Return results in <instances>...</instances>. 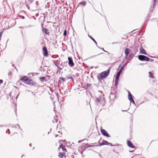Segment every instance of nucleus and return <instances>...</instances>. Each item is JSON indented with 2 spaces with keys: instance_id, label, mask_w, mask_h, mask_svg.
<instances>
[{
  "instance_id": "nucleus-1",
  "label": "nucleus",
  "mask_w": 158,
  "mask_h": 158,
  "mask_svg": "<svg viewBox=\"0 0 158 158\" xmlns=\"http://www.w3.org/2000/svg\"><path fill=\"white\" fill-rule=\"evenodd\" d=\"M110 72V69L105 71L101 73L99 76V77H98V79L101 80H103L106 78L109 75Z\"/></svg>"
},
{
  "instance_id": "nucleus-2",
  "label": "nucleus",
  "mask_w": 158,
  "mask_h": 158,
  "mask_svg": "<svg viewBox=\"0 0 158 158\" xmlns=\"http://www.w3.org/2000/svg\"><path fill=\"white\" fill-rule=\"evenodd\" d=\"M23 82L28 84H33V81L27 76H24L21 79Z\"/></svg>"
},
{
  "instance_id": "nucleus-3",
  "label": "nucleus",
  "mask_w": 158,
  "mask_h": 158,
  "mask_svg": "<svg viewBox=\"0 0 158 158\" xmlns=\"http://www.w3.org/2000/svg\"><path fill=\"white\" fill-rule=\"evenodd\" d=\"M139 59L141 61H148L149 60V58L146 56L140 55L138 56Z\"/></svg>"
},
{
  "instance_id": "nucleus-4",
  "label": "nucleus",
  "mask_w": 158,
  "mask_h": 158,
  "mask_svg": "<svg viewBox=\"0 0 158 158\" xmlns=\"http://www.w3.org/2000/svg\"><path fill=\"white\" fill-rule=\"evenodd\" d=\"M69 65L71 67H73L74 65V63L73 62L72 59L71 57H68Z\"/></svg>"
},
{
  "instance_id": "nucleus-5",
  "label": "nucleus",
  "mask_w": 158,
  "mask_h": 158,
  "mask_svg": "<svg viewBox=\"0 0 158 158\" xmlns=\"http://www.w3.org/2000/svg\"><path fill=\"white\" fill-rule=\"evenodd\" d=\"M128 98L129 100H130V101L131 102H132L134 104H135V102L132 98V95H131V94L130 93L129 91H128Z\"/></svg>"
},
{
  "instance_id": "nucleus-6",
  "label": "nucleus",
  "mask_w": 158,
  "mask_h": 158,
  "mask_svg": "<svg viewBox=\"0 0 158 158\" xmlns=\"http://www.w3.org/2000/svg\"><path fill=\"white\" fill-rule=\"evenodd\" d=\"M101 131L102 134L104 136H105L107 137H110V136L107 133V132L105 130L101 129Z\"/></svg>"
},
{
  "instance_id": "nucleus-7",
  "label": "nucleus",
  "mask_w": 158,
  "mask_h": 158,
  "mask_svg": "<svg viewBox=\"0 0 158 158\" xmlns=\"http://www.w3.org/2000/svg\"><path fill=\"white\" fill-rule=\"evenodd\" d=\"M131 53V51L128 48H126L125 50V58H128V55Z\"/></svg>"
},
{
  "instance_id": "nucleus-8",
  "label": "nucleus",
  "mask_w": 158,
  "mask_h": 158,
  "mask_svg": "<svg viewBox=\"0 0 158 158\" xmlns=\"http://www.w3.org/2000/svg\"><path fill=\"white\" fill-rule=\"evenodd\" d=\"M127 143L128 146L129 147H130L131 148H135V146H134L133 145V144L131 142V141H130V140H128L127 141Z\"/></svg>"
},
{
  "instance_id": "nucleus-9",
  "label": "nucleus",
  "mask_w": 158,
  "mask_h": 158,
  "mask_svg": "<svg viewBox=\"0 0 158 158\" xmlns=\"http://www.w3.org/2000/svg\"><path fill=\"white\" fill-rule=\"evenodd\" d=\"M139 50L140 51V53L141 54H144L145 55H147V53L144 50V49L141 46L139 48Z\"/></svg>"
},
{
  "instance_id": "nucleus-10",
  "label": "nucleus",
  "mask_w": 158,
  "mask_h": 158,
  "mask_svg": "<svg viewBox=\"0 0 158 158\" xmlns=\"http://www.w3.org/2000/svg\"><path fill=\"white\" fill-rule=\"evenodd\" d=\"M108 143H110L108 142L106 140H103L102 143H99V146H101L104 145H108Z\"/></svg>"
},
{
  "instance_id": "nucleus-11",
  "label": "nucleus",
  "mask_w": 158,
  "mask_h": 158,
  "mask_svg": "<svg viewBox=\"0 0 158 158\" xmlns=\"http://www.w3.org/2000/svg\"><path fill=\"white\" fill-rule=\"evenodd\" d=\"M43 50L44 52V55L45 56H47L48 55V52L46 48L44 47L43 48Z\"/></svg>"
},
{
  "instance_id": "nucleus-12",
  "label": "nucleus",
  "mask_w": 158,
  "mask_h": 158,
  "mask_svg": "<svg viewBox=\"0 0 158 158\" xmlns=\"http://www.w3.org/2000/svg\"><path fill=\"white\" fill-rule=\"evenodd\" d=\"M42 30L43 32H44L45 34L49 35V32L48 31V30L45 28H43Z\"/></svg>"
},
{
  "instance_id": "nucleus-13",
  "label": "nucleus",
  "mask_w": 158,
  "mask_h": 158,
  "mask_svg": "<svg viewBox=\"0 0 158 158\" xmlns=\"http://www.w3.org/2000/svg\"><path fill=\"white\" fill-rule=\"evenodd\" d=\"M121 73L122 72H121L120 71H119L118 72V73H117V75L116 76L115 78V79L118 80L119 77L120 76Z\"/></svg>"
},
{
  "instance_id": "nucleus-14",
  "label": "nucleus",
  "mask_w": 158,
  "mask_h": 158,
  "mask_svg": "<svg viewBox=\"0 0 158 158\" xmlns=\"http://www.w3.org/2000/svg\"><path fill=\"white\" fill-rule=\"evenodd\" d=\"M58 120V117L56 116H55L54 117L52 121L53 123H57Z\"/></svg>"
},
{
  "instance_id": "nucleus-15",
  "label": "nucleus",
  "mask_w": 158,
  "mask_h": 158,
  "mask_svg": "<svg viewBox=\"0 0 158 158\" xmlns=\"http://www.w3.org/2000/svg\"><path fill=\"white\" fill-rule=\"evenodd\" d=\"M101 98H97L96 99V102L97 103V105H99V103L101 102Z\"/></svg>"
},
{
  "instance_id": "nucleus-16",
  "label": "nucleus",
  "mask_w": 158,
  "mask_h": 158,
  "mask_svg": "<svg viewBox=\"0 0 158 158\" xmlns=\"http://www.w3.org/2000/svg\"><path fill=\"white\" fill-rule=\"evenodd\" d=\"M64 146L63 144H61L60 146V147L62 149L63 151H65V152H66V150L65 148H64Z\"/></svg>"
},
{
  "instance_id": "nucleus-17",
  "label": "nucleus",
  "mask_w": 158,
  "mask_h": 158,
  "mask_svg": "<svg viewBox=\"0 0 158 158\" xmlns=\"http://www.w3.org/2000/svg\"><path fill=\"white\" fill-rule=\"evenodd\" d=\"M79 4H81V5H82L84 6H85L86 5V1H83V2H80Z\"/></svg>"
},
{
  "instance_id": "nucleus-18",
  "label": "nucleus",
  "mask_w": 158,
  "mask_h": 158,
  "mask_svg": "<svg viewBox=\"0 0 158 158\" xmlns=\"http://www.w3.org/2000/svg\"><path fill=\"white\" fill-rule=\"evenodd\" d=\"M54 64L57 67H58L59 68V70L60 71L61 70H62V68L63 67H62V68H61L60 67H59L58 66V64L56 63H54Z\"/></svg>"
},
{
  "instance_id": "nucleus-19",
  "label": "nucleus",
  "mask_w": 158,
  "mask_h": 158,
  "mask_svg": "<svg viewBox=\"0 0 158 158\" xmlns=\"http://www.w3.org/2000/svg\"><path fill=\"white\" fill-rule=\"evenodd\" d=\"M90 38L94 41V42L96 44V45H97V43L96 41L91 36L89 35Z\"/></svg>"
},
{
  "instance_id": "nucleus-20",
  "label": "nucleus",
  "mask_w": 158,
  "mask_h": 158,
  "mask_svg": "<svg viewBox=\"0 0 158 158\" xmlns=\"http://www.w3.org/2000/svg\"><path fill=\"white\" fill-rule=\"evenodd\" d=\"M61 158H62L64 156V153H60L58 155Z\"/></svg>"
},
{
  "instance_id": "nucleus-21",
  "label": "nucleus",
  "mask_w": 158,
  "mask_h": 158,
  "mask_svg": "<svg viewBox=\"0 0 158 158\" xmlns=\"http://www.w3.org/2000/svg\"><path fill=\"white\" fill-rule=\"evenodd\" d=\"M40 80L41 81H45V79L44 77H42L40 78Z\"/></svg>"
},
{
  "instance_id": "nucleus-22",
  "label": "nucleus",
  "mask_w": 158,
  "mask_h": 158,
  "mask_svg": "<svg viewBox=\"0 0 158 158\" xmlns=\"http://www.w3.org/2000/svg\"><path fill=\"white\" fill-rule=\"evenodd\" d=\"M158 0H154L153 7H154L156 5V3H157Z\"/></svg>"
},
{
  "instance_id": "nucleus-23",
  "label": "nucleus",
  "mask_w": 158,
  "mask_h": 158,
  "mask_svg": "<svg viewBox=\"0 0 158 158\" xmlns=\"http://www.w3.org/2000/svg\"><path fill=\"white\" fill-rule=\"evenodd\" d=\"M118 84V80L115 79V85L116 87H117Z\"/></svg>"
},
{
  "instance_id": "nucleus-24",
  "label": "nucleus",
  "mask_w": 158,
  "mask_h": 158,
  "mask_svg": "<svg viewBox=\"0 0 158 158\" xmlns=\"http://www.w3.org/2000/svg\"><path fill=\"white\" fill-rule=\"evenodd\" d=\"M91 84H87L86 85V86L87 87V88L90 87L91 86Z\"/></svg>"
},
{
  "instance_id": "nucleus-25",
  "label": "nucleus",
  "mask_w": 158,
  "mask_h": 158,
  "mask_svg": "<svg viewBox=\"0 0 158 158\" xmlns=\"http://www.w3.org/2000/svg\"><path fill=\"white\" fill-rule=\"evenodd\" d=\"M67 34V31L66 30H65L64 32L63 35L64 36H65Z\"/></svg>"
},
{
  "instance_id": "nucleus-26",
  "label": "nucleus",
  "mask_w": 158,
  "mask_h": 158,
  "mask_svg": "<svg viewBox=\"0 0 158 158\" xmlns=\"http://www.w3.org/2000/svg\"><path fill=\"white\" fill-rule=\"evenodd\" d=\"M124 66H123L120 69V70H119V71H120L121 72H122V71L123 70V69L124 68Z\"/></svg>"
},
{
  "instance_id": "nucleus-27",
  "label": "nucleus",
  "mask_w": 158,
  "mask_h": 158,
  "mask_svg": "<svg viewBox=\"0 0 158 158\" xmlns=\"http://www.w3.org/2000/svg\"><path fill=\"white\" fill-rule=\"evenodd\" d=\"M60 79H61L62 81H65V78H64L60 77Z\"/></svg>"
},
{
  "instance_id": "nucleus-28",
  "label": "nucleus",
  "mask_w": 158,
  "mask_h": 158,
  "mask_svg": "<svg viewBox=\"0 0 158 158\" xmlns=\"http://www.w3.org/2000/svg\"><path fill=\"white\" fill-rule=\"evenodd\" d=\"M2 33L3 31H1L0 32V38L1 37V36H2Z\"/></svg>"
},
{
  "instance_id": "nucleus-29",
  "label": "nucleus",
  "mask_w": 158,
  "mask_h": 158,
  "mask_svg": "<svg viewBox=\"0 0 158 158\" xmlns=\"http://www.w3.org/2000/svg\"><path fill=\"white\" fill-rule=\"evenodd\" d=\"M3 82V81L2 80H0V84H2Z\"/></svg>"
},
{
  "instance_id": "nucleus-30",
  "label": "nucleus",
  "mask_w": 158,
  "mask_h": 158,
  "mask_svg": "<svg viewBox=\"0 0 158 158\" xmlns=\"http://www.w3.org/2000/svg\"><path fill=\"white\" fill-rule=\"evenodd\" d=\"M102 50H103L104 52H107V51H105L104 49L103 48H102Z\"/></svg>"
},
{
  "instance_id": "nucleus-31",
  "label": "nucleus",
  "mask_w": 158,
  "mask_h": 158,
  "mask_svg": "<svg viewBox=\"0 0 158 158\" xmlns=\"http://www.w3.org/2000/svg\"><path fill=\"white\" fill-rule=\"evenodd\" d=\"M153 81H155V78H153Z\"/></svg>"
},
{
  "instance_id": "nucleus-32",
  "label": "nucleus",
  "mask_w": 158,
  "mask_h": 158,
  "mask_svg": "<svg viewBox=\"0 0 158 158\" xmlns=\"http://www.w3.org/2000/svg\"><path fill=\"white\" fill-rule=\"evenodd\" d=\"M18 95L16 98V99L18 97Z\"/></svg>"
},
{
  "instance_id": "nucleus-33",
  "label": "nucleus",
  "mask_w": 158,
  "mask_h": 158,
  "mask_svg": "<svg viewBox=\"0 0 158 158\" xmlns=\"http://www.w3.org/2000/svg\"><path fill=\"white\" fill-rule=\"evenodd\" d=\"M149 76L150 77H151V75H150Z\"/></svg>"
},
{
  "instance_id": "nucleus-34",
  "label": "nucleus",
  "mask_w": 158,
  "mask_h": 158,
  "mask_svg": "<svg viewBox=\"0 0 158 158\" xmlns=\"http://www.w3.org/2000/svg\"><path fill=\"white\" fill-rule=\"evenodd\" d=\"M31 144H29V146H31Z\"/></svg>"
},
{
  "instance_id": "nucleus-35",
  "label": "nucleus",
  "mask_w": 158,
  "mask_h": 158,
  "mask_svg": "<svg viewBox=\"0 0 158 158\" xmlns=\"http://www.w3.org/2000/svg\"><path fill=\"white\" fill-rule=\"evenodd\" d=\"M151 73L150 72H149V73L150 74Z\"/></svg>"
}]
</instances>
